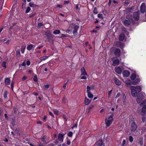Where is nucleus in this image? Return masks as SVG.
<instances>
[{
  "mask_svg": "<svg viewBox=\"0 0 146 146\" xmlns=\"http://www.w3.org/2000/svg\"><path fill=\"white\" fill-rule=\"evenodd\" d=\"M113 115L112 114V115L110 116L108 118H106L105 123L107 126L108 127L112 123L113 120Z\"/></svg>",
  "mask_w": 146,
  "mask_h": 146,
  "instance_id": "1",
  "label": "nucleus"
},
{
  "mask_svg": "<svg viewBox=\"0 0 146 146\" xmlns=\"http://www.w3.org/2000/svg\"><path fill=\"white\" fill-rule=\"evenodd\" d=\"M71 28L74 29V31L73 33L74 34H77V31L79 28V26L78 25H76L73 23L71 25Z\"/></svg>",
  "mask_w": 146,
  "mask_h": 146,
  "instance_id": "2",
  "label": "nucleus"
},
{
  "mask_svg": "<svg viewBox=\"0 0 146 146\" xmlns=\"http://www.w3.org/2000/svg\"><path fill=\"white\" fill-rule=\"evenodd\" d=\"M126 18L128 19L126 20L123 21V23L125 26H128L131 23L130 19H129L130 18L129 17L128 15L126 16Z\"/></svg>",
  "mask_w": 146,
  "mask_h": 146,
  "instance_id": "3",
  "label": "nucleus"
},
{
  "mask_svg": "<svg viewBox=\"0 0 146 146\" xmlns=\"http://www.w3.org/2000/svg\"><path fill=\"white\" fill-rule=\"evenodd\" d=\"M132 89L131 90V93L132 96L134 97H136L137 94V93L136 90L135 88Z\"/></svg>",
  "mask_w": 146,
  "mask_h": 146,
  "instance_id": "4",
  "label": "nucleus"
},
{
  "mask_svg": "<svg viewBox=\"0 0 146 146\" xmlns=\"http://www.w3.org/2000/svg\"><path fill=\"white\" fill-rule=\"evenodd\" d=\"M137 128V125L133 122L131 125V130L132 131H134Z\"/></svg>",
  "mask_w": 146,
  "mask_h": 146,
  "instance_id": "5",
  "label": "nucleus"
},
{
  "mask_svg": "<svg viewBox=\"0 0 146 146\" xmlns=\"http://www.w3.org/2000/svg\"><path fill=\"white\" fill-rule=\"evenodd\" d=\"M45 35L48 37V40L52 38V35L51 34V33L49 31L45 32Z\"/></svg>",
  "mask_w": 146,
  "mask_h": 146,
  "instance_id": "6",
  "label": "nucleus"
},
{
  "mask_svg": "<svg viewBox=\"0 0 146 146\" xmlns=\"http://www.w3.org/2000/svg\"><path fill=\"white\" fill-rule=\"evenodd\" d=\"M145 4L144 3H143L141 6V12L142 13H145Z\"/></svg>",
  "mask_w": 146,
  "mask_h": 146,
  "instance_id": "7",
  "label": "nucleus"
},
{
  "mask_svg": "<svg viewBox=\"0 0 146 146\" xmlns=\"http://www.w3.org/2000/svg\"><path fill=\"white\" fill-rule=\"evenodd\" d=\"M121 54L120 50L118 48H116L114 54L117 56L119 57L120 56Z\"/></svg>",
  "mask_w": 146,
  "mask_h": 146,
  "instance_id": "8",
  "label": "nucleus"
},
{
  "mask_svg": "<svg viewBox=\"0 0 146 146\" xmlns=\"http://www.w3.org/2000/svg\"><path fill=\"white\" fill-rule=\"evenodd\" d=\"M133 17L135 20H138L139 18L138 12H134L133 14Z\"/></svg>",
  "mask_w": 146,
  "mask_h": 146,
  "instance_id": "9",
  "label": "nucleus"
},
{
  "mask_svg": "<svg viewBox=\"0 0 146 146\" xmlns=\"http://www.w3.org/2000/svg\"><path fill=\"white\" fill-rule=\"evenodd\" d=\"M65 134H62L61 133H60L58 134V139L59 141L61 142H63V141L64 136Z\"/></svg>",
  "mask_w": 146,
  "mask_h": 146,
  "instance_id": "10",
  "label": "nucleus"
},
{
  "mask_svg": "<svg viewBox=\"0 0 146 146\" xmlns=\"http://www.w3.org/2000/svg\"><path fill=\"white\" fill-rule=\"evenodd\" d=\"M115 71L116 72L119 74H121L122 72L119 66L116 67L115 68Z\"/></svg>",
  "mask_w": 146,
  "mask_h": 146,
  "instance_id": "11",
  "label": "nucleus"
},
{
  "mask_svg": "<svg viewBox=\"0 0 146 146\" xmlns=\"http://www.w3.org/2000/svg\"><path fill=\"white\" fill-rule=\"evenodd\" d=\"M123 74L124 77H128L130 74V72L129 71L126 70L124 71L123 72Z\"/></svg>",
  "mask_w": 146,
  "mask_h": 146,
  "instance_id": "12",
  "label": "nucleus"
},
{
  "mask_svg": "<svg viewBox=\"0 0 146 146\" xmlns=\"http://www.w3.org/2000/svg\"><path fill=\"white\" fill-rule=\"evenodd\" d=\"M140 81V79L139 78H137L134 81L132 82L131 84L133 85H137V84Z\"/></svg>",
  "mask_w": 146,
  "mask_h": 146,
  "instance_id": "13",
  "label": "nucleus"
},
{
  "mask_svg": "<svg viewBox=\"0 0 146 146\" xmlns=\"http://www.w3.org/2000/svg\"><path fill=\"white\" fill-rule=\"evenodd\" d=\"M132 88H135V89H136L137 91L138 92H140L141 90V88L140 86H137L136 87H135L134 86H131L130 88L132 89Z\"/></svg>",
  "mask_w": 146,
  "mask_h": 146,
  "instance_id": "14",
  "label": "nucleus"
},
{
  "mask_svg": "<svg viewBox=\"0 0 146 146\" xmlns=\"http://www.w3.org/2000/svg\"><path fill=\"white\" fill-rule=\"evenodd\" d=\"M114 80L116 84L117 85H120L121 84V82L116 78H114Z\"/></svg>",
  "mask_w": 146,
  "mask_h": 146,
  "instance_id": "15",
  "label": "nucleus"
},
{
  "mask_svg": "<svg viewBox=\"0 0 146 146\" xmlns=\"http://www.w3.org/2000/svg\"><path fill=\"white\" fill-rule=\"evenodd\" d=\"M125 35L123 33H121L119 36V39L121 41H123L124 39Z\"/></svg>",
  "mask_w": 146,
  "mask_h": 146,
  "instance_id": "16",
  "label": "nucleus"
},
{
  "mask_svg": "<svg viewBox=\"0 0 146 146\" xmlns=\"http://www.w3.org/2000/svg\"><path fill=\"white\" fill-rule=\"evenodd\" d=\"M141 112L142 113V115L143 116L145 115V112H146V105H144L142 108Z\"/></svg>",
  "mask_w": 146,
  "mask_h": 146,
  "instance_id": "17",
  "label": "nucleus"
},
{
  "mask_svg": "<svg viewBox=\"0 0 146 146\" xmlns=\"http://www.w3.org/2000/svg\"><path fill=\"white\" fill-rule=\"evenodd\" d=\"M35 45L32 44H30L27 46V50H32L33 47H35Z\"/></svg>",
  "mask_w": 146,
  "mask_h": 146,
  "instance_id": "18",
  "label": "nucleus"
},
{
  "mask_svg": "<svg viewBox=\"0 0 146 146\" xmlns=\"http://www.w3.org/2000/svg\"><path fill=\"white\" fill-rule=\"evenodd\" d=\"M102 140H100L98 141L96 143V145L97 146H102V145L103 146H105L102 144Z\"/></svg>",
  "mask_w": 146,
  "mask_h": 146,
  "instance_id": "19",
  "label": "nucleus"
},
{
  "mask_svg": "<svg viewBox=\"0 0 146 146\" xmlns=\"http://www.w3.org/2000/svg\"><path fill=\"white\" fill-rule=\"evenodd\" d=\"M119 62V59H116L113 61L112 65L113 66H115L118 65Z\"/></svg>",
  "mask_w": 146,
  "mask_h": 146,
  "instance_id": "20",
  "label": "nucleus"
},
{
  "mask_svg": "<svg viewBox=\"0 0 146 146\" xmlns=\"http://www.w3.org/2000/svg\"><path fill=\"white\" fill-rule=\"evenodd\" d=\"M91 101L88 99V98L86 97L85 98L84 100V103L86 105H88L89 104L90 102Z\"/></svg>",
  "mask_w": 146,
  "mask_h": 146,
  "instance_id": "21",
  "label": "nucleus"
},
{
  "mask_svg": "<svg viewBox=\"0 0 146 146\" xmlns=\"http://www.w3.org/2000/svg\"><path fill=\"white\" fill-rule=\"evenodd\" d=\"M81 75H87V73L86 72L85 68L83 67L81 69Z\"/></svg>",
  "mask_w": 146,
  "mask_h": 146,
  "instance_id": "22",
  "label": "nucleus"
},
{
  "mask_svg": "<svg viewBox=\"0 0 146 146\" xmlns=\"http://www.w3.org/2000/svg\"><path fill=\"white\" fill-rule=\"evenodd\" d=\"M145 94L144 93L141 92L139 94L138 97L143 99L144 98Z\"/></svg>",
  "mask_w": 146,
  "mask_h": 146,
  "instance_id": "23",
  "label": "nucleus"
},
{
  "mask_svg": "<svg viewBox=\"0 0 146 146\" xmlns=\"http://www.w3.org/2000/svg\"><path fill=\"white\" fill-rule=\"evenodd\" d=\"M11 81L9 78H7L5 80V83L6 84L9 85Z\"/></svg>",
  "mask_w": 146,
  "mask_h": 146,
  "instance_id": "24",
  "label": "nucleus"
},
{
  "mask_svg": "<svg viewBox=\"0 0 146 146\" xmlns=\"http://www.w3.org/2000/svg\"><path fill=\"white\" fill-rule=\"evenodd\" d=\"M48 56H44L40 57V62H41L42 61L45 60H46L48 58Z\"/></svg>",
  "mask_w": 146,
  "mask_h": 146,
  "instance_id": "25",
  "label": "nucleus"
},
{
  "mask_svg": "<svg viewBox=\"0 0 146 146\" xmlns=\"http://www.w3.org/2000/svg\"><path fill=\"white\" fill-rule=\"evenodd\" d=\"M122 30L123 32H124L127 35H128L129 33L127 31L125 27H123L122 28Z\"/></svg>",
  "mask_w": 146,
  "mask_h": 146,
  "instance_id": "26",
  "label": "nucleus"
},
{
  "mask_svg": "<svg viewBox=\"0 0 146 146\" xmlns=\"http://www.w3.org/2000/svg\"><path fill=\"white\" fill-rule=\"evenodd\" d=\"M29 5L30 7L34 8L38 6L34 4L32 2H30L29 3Z\"/></svg>",
  "mask_w": 146,
  "mask_h": 146,
  "instance_id": "27",
  "label": "nucleus"
},
{
  "mask_svg": "<svg viewBox=\"0 0 146 146\" xmlns=\"http://www.w3.org/2000/svg\"><path fill=\"white\" fill-rule=\"evenodd\" d=\"M136 78V75L135 74H133L131 76V78L132 80H134Z\"/></svg>",
  "mask_w": 146,
  "mask_h": 146,
  "instance_id": "28",
  "label": "nucleus"
},
{
  "mask_svg": "<svg viewBox=\"0 0 146 146\" xmlns=\"http://www.w3.org/2000/svg\"><path fill=\"white\" fill-rule=\"evenodd\" d=\"M93 89V87L91 88L89 86H87L86 87L87 89V93L90 92V89Z\"/></svg>",
  "mask_w": 146,
  "mask_h": 146,
  "instance_id": "29",
  "label": "nucleus"
},
{
  "mask_svg": "<svg viewBox=\"0 0 146 146\" xmlns=\"http://www.w3.org/2000/svg\"><path fill=\"white\" fill-rule=\"evenodd\" d=\"M131 82H131L130 80H127L125 82V83L127 85V86H128L131 84H131Z\"/></svg>",
  "mask_w": 146,
  "mask_h": 146,
  "instance_id": "30",
  "label": "nucleus"
},
{
  "mask_svg": "<svg viewBox=\"0 0 146 146\" xmlns=\"http://www.w3.org/2000/svg\"><path fill=\"white\" fill-rule=\"evenodd\" d=\"M143 99L141 98H140L139 97H137V102L138 103H140Z\"/></svg>",
  "mask_w": 146,
  "mask_h": 146,
  "instance_id": "31",
  "label": "nucleus"
},
{
  "mask_svg": "<svg viewBox=\"0 0 146 146\" xmlns=\"http://www.w3.org/2000/svg\"><path fill=\"white\" fill-rule=\"evenodd\" d=\"M115 44L117 47H120L121 45V43L119 41L116 42L115 43Z\"/></svg>",
  "mask_w": 146,
  "mask_h": 146,
  "instance_id": "32",
  "label": "nucleus"
},
{
  "mask_svg": "<svg viewBox=\"0 0 146 146\" xmlns=\"http://www.w3.org/2000/svg\"><path fill=\"white\" fill-rule=\"evenodd\" d=\"M53 33L54 34H59L60 33V31L59 30H56L53 31Z\"/></svg>",
  "mask_w": 146,
  "mask_h": 146,
  "instance_id": "33",
  "label": "nucleus"
},
{
  "mask_svg": "<svg viewBox=\"0 0 146 146\" xmlns=\"http://www.w3.org/2000/svg\"><path fill=\"white\" fill-rule=\"evenodd\" d=\"M25 48L26 46H22L21 47V51L22 53L23 54L24 53L25 50Z\"/></svg>",
  "mask_w": 146,
  "mask_h": 146,
  "instance_id": "34",
  "label": "nucleus"
},
{
  "mask_svg": "<svg viewBox=\"0 0 146 146\" xmlns=\"http://www.w3.org/2000/svg\"><path fill=\"white\" fill-rule=\"evenodd\" d=\"M88 96L89 98H92L93 97V95L92 94L91 92H89L88 93Z\"/></svg>",
  "mask_w": 146,
  "mask_h": 146,
  "instance_id": "35",
  "label": "nucleus"
},
{
  "mask_svg": "<svg viewBox=\"0 0 146 146\" xmlns=\"http://www.w3.org/2000/svg\"><path fill=\"white\" fill-rule=\"evenodd\" d=\"M7 92L6 91H5L4 93L3 96L4 98L5 99H7Z\"/></svg>",
  "mask_w": 146,
  "mask_h": 146,
  "instance_id": "36",
  "label": "nucleus"
},
{
  "mask_svg": "<svg viewBox=\"0 0 146 146\" xmlns=\"http://www.w3.org/2000/svg\"><path fill=\"white\" fill-rule=\"evenodd\" d=\"M6 62H5L3 61L2 62V63L1 64V66L5 68H6Z\"/></svg>",
  "mask_w": 146,
  "mask_h": 146,
  "instance_id": "37",
  "label": "nucleus"
},
{
  "mask_svg": "<svg viewBox=\"0 0 146 146\" xmlns=\"http://www.w3.org/2000/svg\"><path fill=\"white\" fill-rule=\"evenodd\" d=\"M126 102V96L125 94H124L123 95V103H125Z\"/></svg>",
  "mask_w": 146,
  "mask_h": 146,
  "instance_id": "38",
  "label": "nucleus"
},
{
  "mask_svg": "<svg viewBox=\"0 0 146 146\" xmlns=\"http://www.w3.org/2000/svg\"><path fill=\"white\" fill-rule=\"evenodd\" d=\"M98 18L102 19L103 18V15L102 14H99L98 15Z\"/></svg>",
  "mask_w": 146,
  "mask_h": 146,
  "instance_id": "39",
  "label": "nucleus"
},
{
  "mask_svg": "<svg viewBox=\"0 0 146 146\" xmlns=\"http://www.w3.org/2000/svg\"><path fill=\"white\" fill-rule=\"evenodd\" d=\"M16 55L17 56L19 57L20 55V50H17L16 51Z\"/></svg>",
  "mask_w": 146,
  "mask_h": 146,
  "instance_id": "40",
  "label": "nucleus"
},
{
  "mask_svg": "<svg viewBox=\"0 0 146 146\" xmlns=\"http://www.w3.org/2000/svg\"><path fill=\"white\" fill-rule=\"evenodd\" d=\"M139 144L140 145V146H142L143 145V143L142 139H140Z\"/></svg>",
  "mask_w": 146,
  "mask_h": 146,
  "instance_id": "41",
  "label": "nucleus"
},
{
  "mask_svg": "<svg viewBox=\"0 0 146 146\" xmlns=\"http://www.w3.org/2000/svg\"><path fill=\"white\" fill-rule=\"evenodd\" d=\"M73 134V133L72 131H70L68 134V135L69 137H72Z\"/></svg>",
  "mask_w": 146,
  "mask_h": 146,
  "instance_id": "42",
  "label": "nucleus"
},
{
  "mask_svg": "<svg viewBox=\"0 0 146 146\" xmlns=\"http://www.w3.org/2000/svg\"><path fill=\"white\" fill-rule=\"evenodd\" d=\"M31 10V8L30 7H27V9L26 10L25 12L26 13H29Z\"/></svg>",
  "mask_w": 146,
  "mask_h": 146,
  "instance_id": "43",
  "label": "nucleus"
},
{
  "mask_svg": "<svg viewBox=\"0 0 146 146\" xmlns=\"http://www.w3.org/2000/svg\"><path fill=\"white\" fill-rule=\"evenodd\" d=\"M93 12L94 13L97 14L98 13V11L96 8L95 7L94 10Z\"/></svg>",
  "mask_w": 146,
  "mask_h": 146,
  "instance_id": "44",
  "label": "nucleus"
},
{
  "mask_svg": "<svg viewBox=\"0 0 146 146\" xmlns=\"http://www.w3.org/2000/svg\"><path fill=\"white\" fill-rule=\"evenodd\" d=\"M46 138V136H44L41 139V140L42 141V142H44V141H45L44 140Z\"/></svg>",
  "mask_w": 146,
  "mask_h": 146,
  "instance_id": "45",
  "label": "nucleus"
},
{
  "mask_svg": "<svg viewBox=\"0 0 146 146\" xmlns=\"http://www.w3.org/2000/svg\"><path fill=\"white\" fill-rule=\"evenodd\" d=\"M54 113L56 115H57L58 114V111L56 110H53Z\"/></svg>",
  "mask_w": 146,
  "mask_h": 146,
  "instance_id": "46",
  "label": "nucleus"
},
{
  "mask_svg": "<svg viewBox=\"0 0 146 146\" xmlns=\"http://www.w3.org/2000/svg\"><path fill=\"white\" fill-rule=\"evenodd\" d=\"M133 140V138L131 136H130L129 137V141L130 142H132Z\"/></svg>",
  "mask_w": 146,
  "mask_h": 146,
  "instance_id": "47",
  "label": "nucleus"
},
{
  "mask_svg": "<svg viewBox=\"0 0 146 146\" xmlns=\"http://www.w3.org/2000/svg\"><path fill=\"white\" fill-rule=\"evenodd\" d=\"M121 94L119 92L116 95L115 98H116L119 97L120 96Z\"/></svg>",
  "mask_w": 146,
  "mask_h": 146,
  "instance_id": "48",
  "label": "nucleus"
},
{
  "mask_svg": "<svg viewBox=\"0 0 146 146\" xmlns=\"http://www.w3.org/2000/svg\"><path fill=\"white\" fill-rule=\"evenodd\" d=\"M112 90H111L110 91L108 92V98H110L111 96V92L112 91Z\"/></svg>",
  "mask_w": 146,
  "mask_h": 146,
  "instance_id": "49",
  "label": "nucleus"
},
{
  "mask_svg": "<svg viewBox=\"0 0 146 146\" xmlns=\"http://www.w3.org/2000/svg\"><path fill=\"white\" fill-rule=\"evenodd\" d=\"M125 140H123V142L121 146H125Z\"/></svg>",
  "mask_w": 146,
  "mask_h": 146,
  "instance_id": "50",
  "label": "nucleus"
},
{
  "mask_svg": "<svg viewBox=\"0 0 146 146\" xmlns=\"http://www.w3.org/2000/svg\"><path fill=\"white\" fill-rule=\"evenodd\" d=\"M146 102V100H143L141 103L140 104V105L141 106V105L143 104H145Z\"/></svg>",
  "mask_w": 146,
  "mask_h": 146,
  "instance_id": "51",
  "label": "nucleus"
},
{
  "mask_svg": "<svg viewBox=\"0 0 146 146\" xmlns=\"http://www.w3.org/2000/svg\"><path fill=\"white\" fill-rule=\"evenodd\" d=\"M33 79L36 82L37 81V79L36 76H34Z\"/></svg>",
  "mask_w": 146,
  "mask_h": 146,
  "instance_id": "52",
  "label": "nucleus"
},
{
  "mask_svg": "<svg viewBox=\"0 0 146 146\" xmlns=\"http://www.w3.org/2000/svg\"><path fill=\"white\" fill-rule=\"evenodd\" d=\"M42 25L43 24L42 23H40L38 24V27H40L42 26Z\"/></svg>",
  "mask_w": 146,
  "mask_h": 146,
  "instance_id": "53",
  "label": "nucleus"
},
{
  "mask_svg": "<svg viewBox=\"0 0 146 146\" xmlns=\"http://www.w3.org/2000/svg\"><path fill=\"white\" fill-rule=\"evenodd\" d=\"M81 79H86V76H82V77L81 78Z\"/></svg>",
  "mask_w": 146,
  "mask_h": 146,
  "instance_id": "54",
  "label": "nucleus"
},
{
  "mask_svg": "<svg viewBox=\"0 0 146 146\" xmlns=\"http://www.w3.org/2000/svg\"><path fill=\"white\" fill-rule=\"evenodd\" d=\"M56 6L60 8H62V6L61 5H57Z\"/></svg>",
  "mask_w": 146,
  "mask_h": 146,
  "instance_id": "55",
  "label": "nucleus"
},
{
  "mask_svg": "<svg viewBox=\"0 0 146 146\" xmlns=\"http://www.w3.org/2000/svg\"><path fill=\"white\" fill-rule=\"evenodd\" d=\"M27 77L26 76H23L22 79V80H24L26 79Z\"/></svg>",
  "mask_w": 146,
  "mask_h": 146,
  "instance_id": "56",
  "label": "nucleus"
},
{
  "mask_svg": "<svg viewBox=\"0 0 146 146\" xmlns=\"http://www.w3.org/2000/svg\"><path fill=\"white\" fill-rule=\"evenodd\" d=\"M26 63L28 66H29L30 65L31 63H30V61H28L26 62Z\"/></svg>",
  "mask_w": 146,
  "mask_h": 146,
  "instance_id": "57",
  "label": "nucleus"
},
{
  "mask_svg": "<svg viewBox=\"0 0 146 146\" xmlns=\"http://www.w3.org/2000/svg\"><path fill=\"white\" fill-rule=\"evenodd\" d=\"M66 143L68 145H70V140H68L67 141Z\"/></svg>",
  "mask_w": 146,
  "mask_h": 146,
  "instance_id": "58",
  "label": "nucleus"
},
{
  "mask_svg": "<svg viewBox=\"0 0 146 146\" xmlns=\"http://www.w3.org/2000/svg\"><path fill=\"white\" fill-rule=\"evenodd\" d=\"M132 9V8H128L126 9V11H129Z\"/></svg>",
  "mask_w": 146,
  "mask_h": 146,
  "instance_id": "59",
  "label": "nucleus"
},
{
  "mask_svg": "<svg viewBox=\"0 0 146 146\" xmlns=\"http://www.w3.org/2000/svg\"><path fill=\"white\" fill-rule=\"evenodd\" d=\"M77 127V124H75L72 126V128H73L74 127Z\"/></svg>",
  "mask_w": 146,
  "mask_h": 146,
  "instance_id": "60",
  "label": "nucleus"
},
{
  "mask_svg": "<svg viewBox=\"0 0 146 146\" xmlns=\"http://www.w3.org/2000/svg\"><path fill=\"white\" fill-rule=\"evenodd\" d=\"M142 121H143V122H144L146 120V118L145 117H143L142 118Z\"/></svg>",
  "mask_w": 146,
  "mask_h": 146,
  "instance_id": "61",
  "label": "nucleus"
},
{
  "mask_svg": "<svg viewBox=\"0 0 146 146\" xmlns=\"http://www.w3.org/2000/svg\"><path fill=\"white\" fill-rule=\"evenodd\" d=\"M3 112V110H2V109L1 108H0V116H1V114H2V113Z\"/></svg>",
  "mask_w": 146,
  "mask_h": 146,
  "instance_id": "62",
  "label": "nucleus"
},
{
  "mask_svg": "<svg viewBox=\"0 0 146 146\" xmlns=\"http://www.w3.org/2000/svg\"><path fill=\"white\" fill-rule=\"evenodd\" d=\"M45 88H49V86L48 84H46L45 85Z\"/></svg>",
  "mask_w": 146,
  "mask_h": 146,
  "instance_id": "63",
  "label": "nucleus"
},
{
  "mask_svg": "<svg viewBox=\"0 0 146 146\" xmlns=\"http://www.w3.org/2000/svg\"><path fill=\"white\" fill-rule=\"evenodd\" d=\"M21 65L23 66H25L26 65V63L25 62H24L21 64Z\"/></svg>",
  "mask_w": 146,
  "mask_h": 146,
  "instance_id": "64",
  "label": "nucleus"
}]
</instances>
